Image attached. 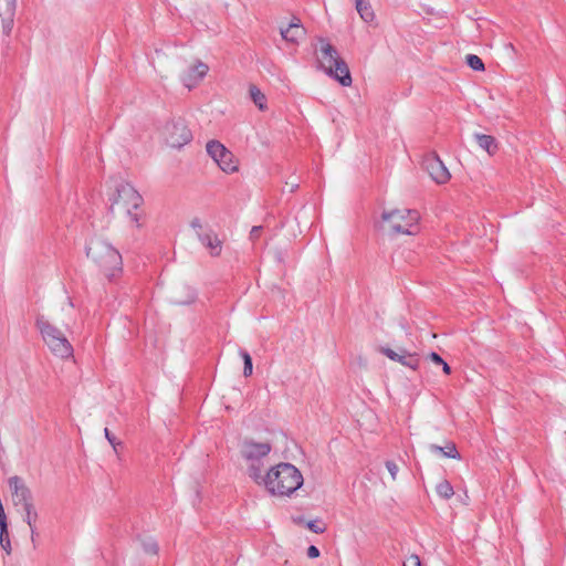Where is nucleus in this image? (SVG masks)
Masks as SVG:
<instances>
[{
  "label": "nucleus",
  "mask_w": 566,
  "mask_h": 566,
  "mask_svg": "<svg viewBox=\"0 0 566 566\" xmlns=\"http://www.w3.org/2000/svg\"><path fill=\"white\" fill-rule=\"evenodd\" d=\"M240 355L244 363L243 375L245 377H249L252 375V371H253L252 358H251L250 354L245 350H241Z\"/></svg>",
  "instance_id": "b1692460"
},
{
  "label": "nucleus",
  "mask_w": 566,
  "mask_h": 566,
  "mask_svg": "<svg viewBox=\"0 0 566 566\" xmlns=\"http://www.w3.org/2000/svg\"><path fill=\"white\" fill-rule=\"evenodd\" d=\"M17 0H1L0 15L3 18V27L9 32L13 24Z\"/></svg>",
  "instance_id": "f3484780"
},
{
  "label": "nucleus",
  "mask_w": 566,
  "mask_h": 566,
  "mask_svg": "<svg viewBox=\"0 0 566 566\" xmlns=\"http://www.w3.org/2000/svg\"><path fill=\"white\" fill-rule=\"evenodd\" d=\"M22 507L24 511L23 521L28 524V526L30 528L31 542L33 543V546L35 547V538L38 536L36 521L39 518V514H38V511L35 510L33 501L22 505Z\"/></svg>",
  "instance_id": "dca6fc26"
},
{
  "label": "nucleus",
  "mask_w": 566,
  "mask_h": 566,
  "mask_svg": "<svg viewBox=\"0 0 566 566\" xmlns=\"http://www.w3.org/2000/svg\"><path fill=\"white\" fill-rule=\"evenodd\" d=\"M436 491L444 500H449L454 494L453 486L447 480L440 481L436 486Z\"/></svg>",
  "instance_id": "4be33fe9"
},
{
  "label": "nucleus",
  "mask_w": 566,
  "mask_h": 566,
  "mask_svg": "<svg viewBox=\"0 0 566 566\" xmlns=\"http://www.w3.org/2000/svg\"><path fill=\"white\" fill-rule=\"evenodd\" d=\"M191 227L193 229H201V224H200V221L198 219H195L191 221Z\"/></svg>",
  "instance_id": "f704fd0d"
},
{
  "label": "nucleus",
  "mask_w": 566,
  "mask_h": 566,
  "mask_svg": "<svg viewBox=\"0 0 566 566\" xmlns=\"http://www.w3.org/2000/svg\"><path fill=\"white\" fill-rule=\"evenodd\" d=\"M403 566H422L418 555H410L403 563Z\"/></svg>",
  "instance_id": "c85d7f7f"
},
{
  "label": "nucleus",
  "mask_w": 566,
  "mask_h": 566,
  "mask_svg": "<svg viewBox=\"0 0 566 566\" xmlns=\"http://www.w3.org/2000/svg\"><path fill=\"white\" fill-rule=\"evenodd\" d=\"M441 366L444 374L449 375L451 373V368L446 361H443Z\"/></svg>",
  "instance_id": "72a5a7b5"
},
{
  "label": "nucleus",
  "mask_w": 566,
  "mask_h": 566,
  "mask_svg": "<svg viewBox=\"0 0 566 566\" xmlns=\"http://www.w3.org/2000/svg\"><path fill=\"white\" fill-rule=\"evenodd\" d=\"M380 352L387 356L389 359L394 361H398L402 366H406L410 369H418L419 367V356L416 353H408L406 349L400 348L398 352L388 348L381 347Z\"/></svg>",
  "instance_id": "ddd939ff"
},
{
  "label": "nucleus",
  "mask_w": 566,
  "mask_h": 566,
  "mask_svg": "<svg viewBox=\"0 0 566 566\" xmlns=\"http://www.w3.org/2000/svg\"><path fill=\"white\" fill-rule=\"evenodd\" d=\"M467 63L474 71H483L484 70V64L478 55L468 54Z\"/></svg>",
  "instance_id": "393cba45"
},
{
  "label": "nucleus",
  "mask_w": 566,
  "mask_h": 566,
  "mask_svg": "<svg viewBox=\"0 0 566 566\" xmlns=\"http://www.w3.org/2000/svg\"><path fill=\"white\" fill-rule=\"evenodd\" d=\"M307 556L310 558H316L319 556V549L314 546V545H311L308 548H307Z\"/></svg>",
  "instance_id": "7c9ffc66"
},
{
  "label": "nucleus",
  "mask_w": 566,
  "mask_h": 566,
  "mask_svg": "<svg viewBox=\"0 0 566 566\" xmlns=\"http://www.w3.org/2000/svg\"><path fill=\"white\" fill-rule=\"evenodd\" d=\"M474 139L479 147L485 150L490 156L496 154L499 145L493 136L476 133L474 134Z\"/></svg>",
  "instance_id": "a211bd4d"
},
{
  "label": "nucleus",
  "mask_w": 566,
  "mask_h": 566,
  "mask_svg": "<svg viewBox=\"0 0 566 566\" xmlns=\"http://www.w3.org/2000/svg\"><path fill=\"white\" fill-rule=\"evenodd\" d=\"M208 71L209 66L206 63L197 61L180 75V81L187 88L191 90L199 85Z\"/></svg>",
  "instance_id": "9d476101"
},
{
  "label": "nucleus",
  "mask_w": 566,
  "mask_h": 566,
  "mask_svg": "<svg viewBox=\"0 0 566 566\" xmlns=\"http://www.w3.org/2000/svg\"><path fill=\"white\" fill-rule=\"evenodd\" d=\"M250 97L253 103L259 107L260 111L266 109V97L265 95L254 85L250 86Z\"/></svg>",
  "instance_id": "412c9836"
},
{
  "label": "nucleus",
  "mask_w": 566,
  "mask_h": 566,
  "mask_svg": "<svg viewBox=\"0 0 566 566\" xmlns=\"http://www.w3.org/2000/svg\"><path fill=\"white\" fill-rule=\"evenodd\" d=\"M280 33L284 41L297 44L300 40L305 38L306 30L298 18H293L286 27H280Z\"/></svg>",
  "instance_id": "4468645a"
},
{
  "label": "nucleus",
  "mask_w": 566,
  "mask_h": 566,
  "mask_svg": "<svg viewBox=\"0 0 566 566\" xmlns=\"http://www.w3.org/2000/svg\"><path fill=\"white\" fill-rule=\"evenodd\" d=\"M306 527L315 534H323L326 531L325 525L319 521H308Z\"/></svg>",
  "instance_id": "a878e982"
},
{
  "label": "nucleus",
  "mask_w": 566,
  "mask_h": 566,
  "mask_svg": "<svg viewBox=\"0 0 566 566\" xmlns=\"http://www.w3.org/2000/svg\"><path fill=\"white\" fill-rule=\"evenodd\" d=\"M355 8L363 21L366 23H371L375 21L376 14L369 0H355Z\"/></svg>",
  "instance_id": "6ab92c4d"
},
{
  "label": "nucleus",
  "mask_w": 566,
  "mask_h": 566,
  "mask_svg": "<svg viewBox=\"0 0 566 566\" xmlns=\"http://www.w3.org/2000/svg\"><path fill=\"white\" fill-rule=\"evenodd\" d=\"M35 325L42 336L43 342L49 347L51 353L61 359L73 357V346L53 323L44 316H38Z\"/></svg>",
  "instance_id": "39448f33"
},
{
  "label": "nucleus",
  "mask_w": 566,
  "mask_h": 566,
  "mask_svg": "<svg viewBox=\"0 0 566 566\" xmlns=\"http://www.w3.org/2000/svg\"><path fill=\"white\" fill-rule=\"evenodd\" d=\"M86 255L108 281H113L123 271L120 253L107 240L101 237H94L88 241Z\"/></svg>",
  "instance_id": "f03ea898"
},
{
  "label": "nucleus",
  "mask_w": 566,
  "mask_h": 566,
  "mask_svg": "<svg viewBox=\"0 0 566 566\" xmlns=\"http://www.w3.org/2000/svg\"><path fill=\"white\" fill-rule=\"evenodd\" d=\"M272 447L268 442L244 440L240 448V454L248 463L250 478L256 483L262 479V460L271 452Z\"/></svg>",
  "instance_id": "0eeeda50"
},
{
  "label": "nucleus",
  "mask_w": 566,
  "mask_h": 566,
  "mask_svg": "<svg viewBox=\"0 0 566 566\" xmlns=\"http://www.w3.org/2000/svg\"><path fill=\"white\" fill-rule=\"evenodd\" d=\"M429 358H430V360H431L432 363H434V364H437V365H441V364L444 361V360H443V358H442L439 354H437V353H434V352H432V353L429 355Z\"/></svg>",
  "instance_id": "2f4dec72"
},
{
  "label": "nucleus",
  "mask_w": 566,
  "mask_h": 566,
  "mask_svg": "<svg viewBox=\"0 0 566 566\" xmlns=\"http://www.w3.org/2000/svg\"><path fill=\"white\" fill-rule=\"evenodd\" d=\"M381 219L388 223L389 229L395 233L415 235L419 230L420 214L417 210L394 209L384 211Z\"/></svg>",
  "instance_id": "423d86ee"
},
{
  "label": "nucleus",
  "mask_w": 566,
  "mask_h": 566,
  "mask_svg": "<svg viewBox=\"0 0 566 566\" xmlns=\"http://www.w3.org/2000/svg\"><path fill=\"white\" fill-rule=\"evenodd\" d=\"M429 449L431 452L442 453L447 458L460 459V453L458 452L454 443H449L444 448L437 444H430Z\"/></svg>",
  "instance_id": "aec40b11"
},
{
  "label": "nucleus",
  "mask_w": 566,
  "mask_h": 566,
  "mask_svg": "<svg viewBox=\"0 0 566 566\" xmlns=\"http://www.w3.org/2000/svg\"><path fill=\"white\" fill-rule=\"evenodd\" d=\"M8 484L14 505H24L32 501V493L20 476H11Z\"/></svg>",
  "instance_id": "f8f14e48"
},
{
  "label": "nucleus",
  "mask_w": 566,
  "mask_h": 566,
  "mask_svg": "<svg viewBox=\"0 0 566 566\" xmlns=\"http://www.w3.org/2000/svg\"><path fill=\"white\" fill-rule=\"evenodd\" d=\"M104 434L107 441L111 443V446H115L116 439L107 428L104 429Z\"/></svg>",
  "instance_id": "473e14b6"
},
{
  "label": "nucleus",
  "mask_w": 566,
  "mask_h": 566,
  "mask_svg": "<svg viewBox=\"0 0 566 566\" xmlns=\"http://www.w3.org/2000/svg\"><path fill=\"white\" fill-rule=\"evenodd\" d=\"M318 67L343 86L352 85V75L347 63L326 39L319 38L315 49Z\"/></svg>",
  "instance_id": "20e7f679"
},
{
  "label": "nucleus",
  "mask_w": 566,
  "mask_h": 566,
  "mask_svg": "<svg viewBox=\"0 0 566 566\" xmlns=\"http://www.w3.org/2000/svg\"><path fill=\"white\" fill-rule=\"evenodd\" d=\"M143 201V197L130 184L118 182L109 195V209L128 228L139 230L146 220Z\"/></svg>",
  "instance_id": "f257e3e1"
},
{
  "label": "nucleus",
  "mask_w": 566,
  "mask_h": 566,
  "mask_svg": "<svg viewBox=\"0 0 566 566\" xmlns=\"http://www.w3.org/2000/svg\"><path fill=\"white\" fill-rule=\"evenodd\" d=\"M161 135L166 143L172 148H181L188 144L192 134L184 118H171L161 128Z\"/></svg>",
  "instance_id": "6e6552de"
},
{
  "label": "nucleus",
  "mask_w": 566,
  "mask_h": 566,
  "mask_svg": "<svg viewBox=\"0 0 566 566\" xmlns=\"http://www.w3.org/2000/svg\"><path fill=\"white\" fill-rule=\"evenodd\" d=\"M264 484L273 495L289 496L303 485L301 471L291 463H280L272 467L259 484Z\"/></svg>",
  "instance_id": "7ed1b4c3"
},
{
  "label": "nucleus",
  "mask_w": 566,
  "mask_h": 566,
  "mask_svg": "<svg viewBox=\"0 0 566 566\" xmlns=\"http://www.w3.org/2000/svg\"><path fill=\"white\" fill-rule=\"evenodd\" d=\"M0 545L8 555L11 554V543L8 532V522L0 523Z\"/></svg>",
  "instance_id": "5701e85b"
},
{
  "label": "nucleus",
  "mask_w": 566,
  "mask_h": 566,
  "mask_svg": "<svg viewBox=\"0 0 566 566\" xmlns=\"http://www.w3.org/2000/svg\"><path fill=\"white\" fill-rule=\"evenodd\" d=\"M262 232V227L261 226H254L251 231H250V239L251 240H256L259 239L260 234Z\"/></svg>",
  "instance_id": "c756f323"
},
{
  "label": "nucleus",
  "mask_w": 566,
  "mask_h": 566,
  "mask_svg": "<svg viewBox=\"0 0 566 566\" xmlns=\"http://www.w3.org/2000/svg\"><path fill=\"white\" fill-rule=\"evenodd\" d=\"M120 444H122L120 442L115 441V446H112L115 452H117L118 446H120Z\"/></svg>",
  "instance_id": "c9c22d12"
},
{
  "label": "nucleus",
  "mask_w": 566,
  "mask_h": 566,
  "mask_svg": "<svg viewBox=\"0 0 566 566\" xmlns=\"http://www.w3.org/2000/svg\"><path fill=\"white\" fill-rule=\"evenodd\" d=\"M424 168L437 184L443 185L447 184L451 175L448 168L444 166L442 160L438 156H430L424 159Z\"/></svg>",
  "instance_id": "9b49d317"
},
{
  "label": "nucleus",
  "mask_w": 566,
  "mask_h": 566,
  "mask_svg": "<svg viewBox=\"0 0 566 566\" xmlns=\"http://www.w3.org/2000/svg\"><path fill=\"white\" fill-rule=\"evenodd\" d=\"M386 468H387L391 479L395 481L397 479V474L399 471L398 465L394 461H387Z\"/></svg>",
  "instance_id": "cd10ccee"
},
{
  "label": "nucleus",
  "mask_w": 566,
  "mask_h": 566,
  "mask_svg": "<svg viewBox=\"0 0 566 566\" xmlns=\"http://www.w3.org/2000/svg\"><path fill=\"white\" fill-rule=\"evenodd\" d=\"M206 150L223 172L232 174L238 170V164L233 154L219 140L208 142Z\"/></svg>",
  "instance_id": "1a4fd4ad"
},
{
  "label": "nucleus",
  "mask_w": 566,
  "mask_h": 566,
  "mask_svg": "<svg viewBox=\"0 0 566 566\" xmlns=\"http://www.w3.org/2000/svg\"><path fill=\"white\" fill-rule=\"evenodd\" d=\"M198 238L202 245H205L209 250L210 255L218 256L221 254L222 241L218 238V235L214 232H198Z\"/></svg>",
  "instance_id": "2eb2a0df"
},
{
  "label": "nucleus",
  "mask_w": 566,
  "mask_h": 566,
  "mask_svg": "<svg viewBox=\"0 0 566 566\" xmlns=\"http://www.w3.org/2000/svg\"><path fill=\"white\" fill-rule=\"evenodd\" d=\"M143 546H144V551L147 554H153L154 555V554H157V552H158V545L153 539H148V541L144 542Z\"/></svg>",
  "instance_id": "bb28decb"
}]
</instances>
